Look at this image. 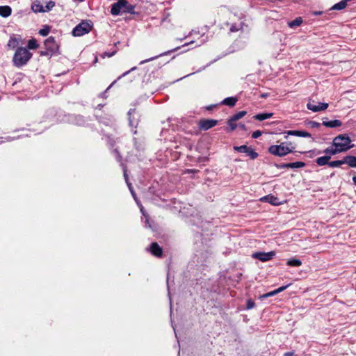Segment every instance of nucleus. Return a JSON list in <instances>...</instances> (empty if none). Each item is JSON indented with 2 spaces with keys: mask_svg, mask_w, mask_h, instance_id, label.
Listing matches in <instances>:
<instances>
[{
  "mask_svg": "<svg viewBox=\"0 0 356 356\" xmlns=\"http://www.w3.org/2000/svg\"><path fill=\"white\" fill-rule=\"evenodd\" d=\"M236 120H234V118L232 117L230 118V119L228 120V126L230 131H233L236 128Z\"/></svg>",
  "mask_w": 356,
  "mask_h": 356,
  "instance_id": "obj_29",
  "label": "nucleus"
},
{
  "mask_svg": "<svg viewBox=\"0 0 356 356\" xmlns=\"http://www.w3.org/2000/svg\"><path fill=\"white\" fill-rule=\"evenodd\" d=\"M124 176L125 179H126V181H127V177L126 172H124Z\"/></svg>",
  "mask_w": 356,
  "mask_h": 356,
  "instance_id": "obj_45",
  "label": "nucleus"
},
{
  "mask_svg": "<svg viewBox=\"0 0 356 356\" xmlns=\"http://www.w3.org/2000/svg\"><path fill=\"white\" fill-rule=\"evenodd\" d=\"M272 116H273V113H259V114L255 115L254 116V118L255 120H259V121H263L264 120H266V119H268V118H271Z\"/></svg>",
  "mask_w": 356,
  "mask_h": 356,
  "instance_id": "obj_22",
  "label": "nucleus"
},
{
  "mask_svg": "<svg viewBox=\"0 0 356 356\" xmlns=\"http://www.w3.org/2000/svg\"><path fill=\"white\" fill-rule=\"evenodd\" d=\"M218 124V121L213 119H203L199 122V127L202 130H208Z\"/></svg>",
  "mask_w": 356,
  "mask_h": 356,
  "instance_id": "obj_9",
  "label": "nucleus"
},
{
  "mask_svg": "<svg viewBox=\"0 0 356 356\" xmlns=\"http://www.w3.org/2000/svg\"><path fill=\"white\" fill-rule=\"evenodd\" d=\"M262 97H266V95H261Z\"/></svg>",
  "mask_w": 356,
  "mask_h": 356,
  "instance_id": "obj_48",
  "label": "nucleus"
},
{
  "mask_svg": "<svg viewBox=\"0 0 356 356\" xmlns=\"http://www.w3.org/2000/svg\"><path fill=\"white\" fill-rule=\"evenodd\" d=\"M128 185H129V189L131 190V185L130 184H128ZM131 194L133 195L134 197L135 198V193L132 191H131Z\"/></svg>",
  "mask_w": 356,
  "mask_h": 356,
  "instance_id": "obj_42",
  "label": "nucleus"
},
{
  "mask_svg": "<svg viewBox=\"0 0 356 356\" xmlns=\"http://www.w3.org/2000/svg\"><path fill=\"white\" fill-rule=\"evenodd\" d=\"M19 42H20L19 38H16L15 36L10 37V40H8L7 46L8 48L13 49L16 48L19 44Z\"/></svg>",
  "mask_w": 356,
  "mask_h": 356,
  "instance_id": "obj_16",
  "label": "nucleus"
},
{
  "mask_svg": "<svg viewBox=\"0 0 356 356\" xmlns=\"http://www.w3.org/2000/svg\"><path fill=\"white\" fill-rule=\"evenodd\" d=\"M179 48V47H177V48H176V49H175L172 50V51H176L177 49H178ZM170 52H171V51H167V52H165V53L161 54H160V55H159V56H154V57L150 58L147 59V60H143V61H141V62H140V64H143V63H147V62H148V61L152 60H154V59H155V58H158V57H159V56H163V55H166V54H169Z\"/></svg>",
  "mask_w": 356,
  "mask_h": 356,
  "instance_id": "obj_28",
  "label": "nucleus"
},
{
  "mask_svg": "<svg viewBox=\"0 0 356 356\" xmlns=\"http://www.w3.org/2000/svg\"><path fill=\"white\" fill-rule=\"evenodd\" d=\"M234 149L238 152L246 153L252 159H254L258 156V154L252 147L247 145L234 146Z\"/></svg>",
  "mask_w": 356,
  "mask_h": 356,
  "instance_id": "obj_7",
  "label": "nucleus"
},
{
  "mask_svg": "<svg viewBox=\"0 0 356 356\" xmlns=\"http://www.w3.org/2000/svg\"><path fill=\"white\" fill-rule=\"evenodd\" d=\"M275 255V252L274 251H270L268 252H258L254 253L252 254V257L254 259H257L263 262H265L270 260Z\"/></svg>",
  "mask_w": 356,
  "mask_h": 356,
  "instance_id": "obj_8",
  "label": "nucleus"
},
{
  "mask_svg": "<svg viewBox=\"0 0 356 356\" xmlns=\"http://www.w3.org/2000/svg\"><path fill=\"white\" fill-rule=\"evenodd\" d=\"M245 114H246V111H240V112L237 113L236 114L232 116V118H234V120L237 121L239 119L244 117L245 115Z\"/></svg>",
  "mask_w": 356,
  "mask_h": 356,
  "instance_id": "obj_31",
  "label": "nucleus"
},
{
  "mask_svg": "<svg viewBox=\"0 0 356 356\" xmlns=\"http://www.w3.org/2000/svg\"><path fill=\"white\" fill-rule=\"evenodd\" d=\"M305 165V163L300 161H297L294 163H284L281 165V168H302Z\"/></svg>",
  "mask_w": 356,
  "mask_h": 356,
  "instance_id": "obj_13",
  "label": "nucleus"
},
{
  "mask_svg": "<svg viewBox=\"0 0 356 356\" xmlns=\"http://www.w3.org/2000/svg\"><path fill=\"white\" fill-rule=\"evenodd\" d=\"M49 27L48 26H45L43 29H41L39 31V33L42 36H46L49 33Z\"/></svg>",
  "mask_w": 356,
  "mask_h": 356,
  "instance_id": "obj_32",
  "label": "nucleus"
},
{
  "mask_svg": "<svg viewBox=\"0 0 356 356\" xmlns=\"http://www.w3.org/2000/svg\"><path fill=\"white\" fill-rule=\"evenodd\" d=\"M135 111L133 110V111H130L129 112V124L130 126L134 127V128H136L137 127V125H138V122H136V123L134 122V120L131 118V113H134Z\"/></svg>",
  "mask_w": 356,
  "mask_h": 356,
  "instance_id": "obj_33",
  "label": "nucleus"
},
{
  "mask_svg": "<svg viewBox=\"0 0 356 356\" xmlns=\"http://www.w3.org/2000/svg\"><path fill=\"white\" fill-rule=\"evenodd\" d=\"M330 156H323L318 158L316 161V163L318 165H324L325 164H328V161L330 160Z\"/></svg>",
  "mask_w": 356,
  "mask_h": 356,
  "instance_id": "obj_23",
  "label": "nucleus"
},
{
  "mask_svg": "<svg viewBox=\"0 0 356 356\" xmlns=\"http://www.w3.org/2000/svg\"><path fill=\"white\" fill-rule=\"evenodd\" d=\"M237 102V99L234 97H227L225 98L222 102V104L229 106H234Z\"/></svg>",
  "mask_w": 356,
  "mask_h": 356,
  "instance_id": "obj_19",
  "label": "nucleus"
},
{
  "mask_svg": "<svg viewBox=\"0 0 356 356\" xmlns=\"http://www.w3.org/2000/svg\"><path fill=\"white\" fill-rule=\"evenodd\" d=\"M327 103H318V104H315V102L313 100H309L308 103L307 104V108L312 111L313 112H319L322 111H325L328 107Z\"/></svg>",
  "mask_w": 356,
  "mask_h": 356,
  "instance_id": "obj_6",
  "label": "nucleus"
},
{
  "mask_svg": "<svg viewBox=\"0 0 356 356\" xmlns=\"http://www.w3.org/2000/svg\"><path fill=\"white\" fill-rule=\"evenodd\" d=\"M287 135L299 136V137H305L309 138L311 137V134L307 131H288L286 132Z\"/></svg>",
  "mask_w": 356,
  "mask_h": 356,
  "instance_id": "obj_14",
  "label": "nucleus"
},
{
  "mask_svg": "<svg viewBox=\"0 0 356 356\" xmlns=\"http://www.w3.org/2000/svg\"><path fill=\"white\" fill-rule=\"evenodd\" d=\"M134 6L130 5L127 0H118L112 5L111 13L113 15H118L120 13H133Z\"/></svg>",
  "mask_w": 356,
  "mask_h": 356,
  "instance_id": "obj_2",
  "label": "nucleus"
},
{
  "mask_svg": "<svg viewBox=\"0 0 356 356\" xmlns=\"http://www.w3.org/2000/svg\"><path fill=\"white\" fill-rule=\"evenodd\" d=\"M260 201L264 202H268L274 206H278L282 204V202L280 201L278 197H277L274 195H268L264 197H262L261 198H260Z\"/></svg>",
  "mask_w": 356,
  "mask_h": 356,
  "instance_id": "obj_11",
  "label": "nucleus"
},
{
  "mask_svg": "<svg viewBox=\"0 0 356 356\" xmlns=\"http://www.w3.org/2000/svg\"><path fill=\"white\" fill-rule=\"evenodd\" d=\"M353 181L356 185V175L353 177Z\"/></svg>",
  "mask_w": 356,
  "mask_h": 356,
  "instance_id": "obj_41",
  "label": "nucleus"
},
{
  "mask_svg": "<svg viewBox=\"0 0 356 356\" xmlns=\"http://www.w3.org/2000/svg\"><path fill=\"white\" fill-rule=\"evenodd\" d=\"M151 253L156 257H161L163 250L162 248L158 245L157 243H152L150 246Z\"/></svg>",
  "mask_w": 356,
  "mask_h": 356,
  "instance_id": "obj_12",
  "label": "nucleus"
},
{
  "mask_svg": "<svg viewBox=\"0 0 356 356\" xmlns=\"http://www.w3.org/2000/svg\"><path fill=\"white\" fill-rule=\"evenodd\" d=\"M346 163V160H339L334 161L328 163L329 166L332 168H337L341 165L342 164Z\"/></svg>",
  "mask_w": 356,
  "mask_h": 356,
  "instance_id": "obj_26",
  "label": "nucleus"
},
{
  "mask_svg": "<svg viewBox=\"0 0 356 356\" xmlns=\"http://www.w3.org/2000/svg\"><path fill=\"white\" fill-rule=\"evenodd\" d=\"M346 163H347L350 167L356 168V156H347L345 157Z\"/></svg>",
  "mask_w": 356,
  "mask_h": 356,
  "instance_id": "obj_20",
  "label": "nucleus"
},
{
  "mask_svg": "<svg viewBox=\"0 0 356 356\" xmlns=\"http://www.w3.org/2000/svg\"><path fill=\"white\" fill-rule=\"evenodd\" d=\"M115 82L112 83V84L111 86H109V87L107 88V90H108L110 88H111V86L114 84Z\"/></svg>",
  "mask_w": 356,
  "mask_h": 356,
  "instance_id": "obj_46",
  "label": "nucleus"
},
{
  "mask_svg": "<svg viewBox=\"0 0 356 356\" xmlns=\"http://www.w3.org/2000/svg\"><path fill=\"white\" fill-rule=\"evenodd\" d=\"M293 147H290L284 143H282L278 145H271L268 148V152L273 155L283 156L293 152Z\"/></svg>",
  "mask_w": 356,
  "mask_h": 356,
  "instance_id": "obj_4",
  "label": "nucleus"
},
{
  "mask_svg": "<svg viewBox=\"0 0 356 356\" xmlns=\"http://www.w3.org/2000/svg\"><path fill=\"white\" fill-rule=\"evenodd\" d=\"M40 7H44L42 5H39V4H35L33 6V10L36 12V8H40Z\"/></svg>",
  "mask_w": 356,
  "mask_h": 356,
  "instance_id": "obj_39",
  "label": "nucleus"
},
{
  "mask_svg": "<svg viewBox=\"0 0 356 356\" xmlns=\"http://www.w3.org/2000/svg\"><path fill=\"white\" fill-rule=\"evenodd\" d=\"M44 45L46 47V49L50 51L51 52L56 51L58 48V46L56 42V40L53 37L48 38L44 42Z\"/></svg>",
  "mask_w": 356,
  "mask_h": 356,
  "instance_id": "obj_10",
  "label": "nucleus"
},
{
  "mask_svg": "<svg viewBox=\"0 0 356 356\" xmlns=\"http://www.w3.org/2000/svg\"><path fill=\"white\" fill-rule=\"evenodd\" d=\"M325 152L326 154H328L330 155H334L337 153H339L340 152L338 151V149L336 148V147H334V148L333 147H331V148H327L325 150Z\"/></svg>",
  "mask_w": 356,
  "mask_h": 356,
  "instance_id": "obj_30",
  "label": "nucleus"
},
{
  "mask_svg": "<svg viewBox=\"0 0 356 356\" xmlns=\"http://www.w3.org/2000/svg\"><path fill=\"white\" fill-rule=\"evenodd\" d=\"M351 140L348 136L339 135L334 138L333 145L338 149L340 152H345L350 149L353 145H350Z\"/></svg>",
  "mask_w": 356,
  "mask_h": 356,
  "instance_id": "obj_3",
  "label": "nucleus"
},
{
  "mask_svg": "<svg viewBox=\"0 0 356 356\" xmlns=\"http://www.w3.org/2000/svg\"><path fill=\"white\" fill-rule=\"evenodd\" d=\"M140 211L143 213V207L140 208Z\"/></svg>",
  "mask_w": 356,
  "mask_h": 356,
  "instance_id": "obj_47",
  "label": "nucleus"
},
{
  "mask_svg": "<svg viewBox=\"0 0 356 356\" xmlns=\"http://www.w3.org/2000/svg\"><path fill=\"white\" fill-rule=\"evenodd\" d=\"M240 127L243 129H245V126L244 124H240Z\"/></svg>",
  "mask_w": 356,
  "mask_h": 356,
  "instance_id": "obj_43",
  "label": "nucleus"
},
{
  "mask_svg": "<svg viewBox=\"0 0 356 356\" xmlns=\"http://www.w3.org/2000/svg\"><path fill=\"white\" fill-rule=\"evenodd\" d=\"M347 1L348 0H343V1H341L340 2L334 4L332 9V10H342L343 8H345L347 6Z\"/></svg>",
  "mask_w": 356,
  "mask_h": 356,
  "instance_id": "obj_25",
  "label": "nucleus"
},
{
  "mask_svg": "<svg viewBox=\"0 0 356 356\" xmlns=\"http://www.w3.org/2000/svg\"><path fill=\"white\" fill-rule=\"evenodd\" d=\"M129 72V71L126 72H124L122 76H125V75H127Z\"/></svg>",
  "mask_w": 356,
  "mask_h": 356,
  "instance_id": "obj_44",
  "label": "nucleus"
},
{
  "mask_svg": "<svg viewBox=\"0 0 356 356\" xmlns=\"http://www.w3.org/2000/svg\"><path fill=\"white\" fill-rule=\"evenodd\" d=\"M286 265L289 266L298 267L302 265V261L298 259L291 258L287 261Z\"/></svg>",
  "mask_w": 356,
  "mask_h": 356,
  "instance_id": "obj_21",
  "label": "nucleus"
},
{
  "mask_svg": "<svg viewBox=\"0 0 356 356\" xmlns=\"http://www.w3.org/2000/svg\"><path fill=\"white\" fill-rule=\"evenodd\" d=\"M55 6V3L52 1L47 3L46 6L44 7H40V8H36V13L39 12H47L49 11L54 6Z\"/></svg>",
  "mask_w": 356,
  "mask_h": 356,
  "instance_id": "obj_18",
  "label": "nucleus"
},
{
  "mask_svg": "<svg viewBox=\"0 0 356 356\" xmlns=\"http://www.w3.org/2000/svg\"><path fill=\"white\" fill-rule=\"evenodd\" d=\"M302 23V19L301 17H297L294 20L289 22L288 25L290 28H295L299 26Z\"/></svg>",
  "mask_w": 356,
  "mask_h": 356,
  "instance_id": "obj_24",
  "label": "nucleus"
},
{
  "mask_svg": "<svg viewBox=\"0 0 356 356\" xmlns=\"http://www.w3.org/2000/svg\"><path fill=\"white\" fill-rule=\"evenodd\" d=\"M308 124L312 128H317L319 127L321 125L320 123L315 121H309L308 122Z\"/></svg>",
  "mask_w": 356,
  "mask_h": 356,
  "instance_id": "obj_34",
  "label": "nucleus"
},
{
  "mask_svg": "<svg viewBox=\"0 0 356 356\" xmlns=\"http://www.w3.org/2000/svg\"><path fill=\"white\" fill-rule=\"evenodd\" d=\"M11 12L12 10L10 6H0V15L1 17H7L11 15Z\"/></svg>",
  "mask_w": 356,
  "mask_h": 356,
  "instance_id": "obj_17",
  "label": "nucleus"
},
{
  "mask_svg": "<svg viewBox=\"0 0 356 356\" xmlns=\"http://www.w3.org/2000/svg\"><path fill=\"white\" fill-rule=\"evenodd\" d=\"M254 304L253 302L249 300L248 302V309H251L254 307Z\"/></svg>",
  "mask_w": 356,
  "mask_h": 356,
  "instance_id": "obj_38",
  "label": "nucleus"
},
{
  "mask_svg": "<svg viewBox=\"0 0 356 356\" xmlns=\"http://www.w3.org/2000/svg\"><path fill=\"white\" fill-rule=\"evenodd\" d=\"M92 29V25L88 22H82L79 24L72 31L74 36H82L88 33Z\"/></svg>",
  "mask_w": 356,
  "mask_h": 356,
  "instance_id": "obj_5",
  "label": "nucleus"
},
{
  "mask_svg": "<svg viewBox=\"0 0 356 356\" xmlns=\"http://www.w3.org/2000/svg\"><path fill=\"white\" fill-rule=\"evenodd\" d=\"M355 195H356V191H355Z\"/></svg>",
  "mask_w": 356,
  "mask_h": 356,
  "instance_id": "obj_49",
  "label": "nucleus"
},
{
  "mask_svg": "<svg viewBox=\"0 0 356 356\" xmlns=\"http://www.w3.org/2000/svg\"><path fill=\"white\" fill-rule=\"evenodd\" d=\"M32 57V54L24 47H18L13 56V63L17 67H21L27 63Z\"/></svg>",
  "mask_w": 356,
  "mask_h": 356,
  "instance_id": "obj_1",
  "label": "nucleus"
},
{
  "mask_svg": "<svg viewBox=\"0 0 356 356\" xmlns=\"http://www.w3.org/2000/svg\"><path fill=\"white\" fill-rule=\"evenodd\" d=\"M261 135V131H256L254 132H253L252 135V137L253 138H259L260 136Z\"/></svg>",
  "mask_w": 356,
  "mask_h": 356,
  "instance_id": "obj_36",
  "label": "nucleus"
},
{
  "mask_svg": "<svg viewBox=\"0 0 356 356\" xmlns=\"http://www.w3.org/2000/svg\"><path fill=\"white\" fill-rule=\"evenodd\" d=\"M293 355V353L292 352H288L284 354V356H292Z\"/></svg>",
  "mask_w": 356,
  "mask_h": 356,
  "instance_id": "obj_40",
  "label": "nucleus"
},
{
  "mask_svg": "<svg viewBox=\"0 0 356 356\" xmlns=\"http://www.w3.org/2000/svg\"><path fill=\"white\" fill-rule=\"evenodd\" d=\"M287 287H288V285H286V286H281V287H280V288H278V289H275L277 294V293H280V292H282V291H284V290H285Z\"/></svg>",
  "mask_w": 356,
  "mask_h": 356,
  "instance_id": "obj_37",
  "label": "nucleus"
},
{
  "mask_svg": "<svg viewBox=\"0 0 356 356\" xmlns=\"http://www.w3.org/2000/svg\"><path fill=\"white\" fill-rule=\"evenodd\" d=\"M322 124L325 127H330V128L338 127L342 124L341 122L339 120H331V121H323Z\"/></svg>",
  "mask_w": 356,
  "mask_h": 356,
  "instance_id": "obj_15",
  "label": "nucleus"
},
{
  "mask_svg": "<svg viewBox=\"0 0 356 356\" xmlns=\"http://www.w3.org/2000/svg\"><path fill=\"white\" fill-rule=\"evenodd\" d=\"M276 294H277L276 291H275V290H274V291H270V292H269V293H266V294H264V295L262 296V298H268V297H270V296H275V295H276Z\"/></svg>",
  "mask_w": 356,
  "mask_h": 356,
  "instance_id": "obj_35",
  "label": "nucleus"
},
{
  "mask_svg": "<svg viewBox=\"0 0 356 356\" xmlns=\"http://www.w3.org/2000/svg\"><path fill=\"white\" fill-rule=\"evenodd\" d=\"M38 47V44L37 43L36 40L31 39L28 41V48L29 49H35Z\"/></svg>",
  "mask_w": 356,
  "mask_h": 356,
  "instance_id": "obj_27",
  "label": "nucleus"
}]
</instances>
